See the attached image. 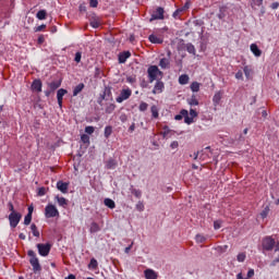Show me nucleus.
Masks as SVG:
<instances>
[{"mask_svg":"<svg viewBox=\"0 0 279 279\" xmlns=\"http://www.w3.org/2000/svg\"><path fill=\"white\" fill-rule=\"evenodd\" d=\"M148 73V80L151 83L156 82V80H161L162 77V71L158 69V65H150L147 70Z\"/></svg>","mask_w":279,"mask_h":279,"instance_id":"obj_1","label":"nucleus"},{"mask_svg":"<svg viewBox=\"0 0 279 279\" xmlns=\"http://www.w3.org/2000/svg\"><path fill=\"white\" fill-rule=\"evenodd\" d=\"M27 255L29 256V264L33 267V271L36 274V271H40V269H43L40 267V262L38 260V257H36V253L32 250H29L27 252Z\"/></svg>","mask_w":279,"mask_h":279,"instance_id":"obj_2","label":"nucleus"},{"mask_svg":"<svg viewBox=\"0 0 279 279\" xmlns=\"http://www.w3.org/2000/svg\"><path fill=\"white\" fill-rule=\"evenodd\" d=\"M45 216L47 219L60 217V211H58V208L54 205H47L45 208Z\"/></svg>","mask_w":279,"mask_h":279,"instance_id":"obj_3","label":"nucleus"},{"mask_svg":"<svg viewBox=\"0 0 279 279\" xmlns=\"http://www.w3.org/2000/svg\"><path fill=\"white\" fill-rule=\"evenodd\" d=\"M165 20V9L161 7H158L150 16L149 22L153 23V21H162Z\"/></svg>","mask_w":279,"mask_h":279,"instance_id":"obj_4","label":"nucleus"},{"mask_svg":"<svg viewBox=\"0 0 279 279\" xmlns=\"http://www.w3.org/2000/svg\"><path fill=\"white\" fill-rule=\"evenodd\" d=\"M22 215L20 213L13 211L9 215V221H10V226L11 228H16V226H19V223L21 222L22 219Z\"/></svg>","mask_w":279,"mask_h":279,"instance_id":"obj_5","label":"nucleus"},{"mask_svg":"<svg viewBox=\"0 0 279 279\" xmlns=\"http://www.w3.org/2000/svg\"><path fill=\"white\" fill-rule=\"evenodd\" d=\"M263 250H266V252H271L274 247H276V240H274L271 236H266L263 240Z\"/></svg>","mask_w":279,"mask_h":279,"instance_id":"obj_6","label":"nucleus"},{"mask_svg":"<svg viewBox=\"0 0 279 279\" xmlns=\"http://www.w3.org/2000/svg\"><path fill=\"white\" fill-rule=\"evenodd\" d=\"M130 97H132V89L130 88L122 89L119 97L116 98V101L118 104H123V101L130 99Z\"/></svg>","mask_w":279,"mask_h":279,"instance_id":"obj_7","label":"nucleus"},{"mask_svg":"<svg viewBox=\"0 0 279 279\" xmlns=\"http://www.w3.org/2000/svg\"><path fill=\"white\" fill-rule=\"evenodd\" d=\"M37 250H38V254L40 256H49V252H51V244L39 243V244H37Z\"/></svg>","mask_w":279,"mask_h":279,"instance_id":"obj_8","label":"nucleus"},{"mask_svg":"<svg viewBox=\"0 0 279 279\" xmlns=\"http://www.w3.org/2000/svg\"><path fill=\"white\" fill-rule=\"evenodd\" d=\"M165 90V83L160 80H158L154 86L153 95H160Z\"/></svg>","mask_w":279,"mask_h":279,"instance_id":"obj_9","label":"nucleus"},{"mask_svg":"<svg viewBox=\"0 0 279 279\" xmlns=\"http://www.w3.org/2000/svg\"><path fill=\"white\" fill-rule=\"evenodd\" d=\"M210 146H207L205 149L199 151L198 160H202V162L208 160L210 158Z\"/></svg>","mask_w":279,"mask_h":279,"instance_id":"obj_10","label":"nucleus"},{"mask_svg":"<svg viewBox=\"0 0 279 279\" xmlns=\"http://www.w3.org/2000/svg\"><path fill=\"white\" fill-rule=\"evenodd\" d=\"M66 93H69V92L64 88L58 89L57 101H58L59 108H62V99H63L64 95H66Z\"/></svg>","mask_w":279,"mask_h":279,"instance_id":"obj_11","label":"nucleus"},{"mask_svg":"<svg viewBox=\"0 0 279 279\" xmlns=\"http://www.w3.org/2000/svg\"><path fill=\"white\" fill-rule=\"evenodd\" d=\"M32 90L35 93H43V82H40V80H35L32 84Z\"/></svg>","mask_w":279,"mask_h":279,"instance_id":"obj_12","label":"nucleus"},{"mask_svg":"<svg viewBox=\"0 0 279 279\" xmlns=\"http://www.w3.org/2000/svg\"><path fill=\"white\" fill-rule=\"evenodd\" d=\"M144 276L146 279H158V272L150 268L144 271Z\"/></svg>","mask_w":279,"mask_h":279,"instance_id":"obj_13","label":"nucleus"},{"mask_svg":"<svg viewBox=\"0 0 279 279\" xmlns=\"http://www.w3.org/2000/svg\"><path fill=\"white\" fill-rule=\"evenodd\" d=\"M57 189H58V191H60L61 193H69V183L59 181V182L57 183Z\"/></svg>","mask_w":279,"mask_h":279,"instance_id":"obj_14","label":"nucleus"},{"mask_svg":"<svg viewBox=\"0 0 279 279\" xmlns=\"http://www.w3.org/2000/svg\"><path fill=\"white\" fill-rule=\"evenodd\" d=\"M62 86V81H52L48 83L49 89L53 93L54 90H58V88Z\"/></svg>","mask_w":279,"mask_h":279,"instance_id":"obj_15","label":"nucleus"},{"mask_svg":"<svg viewBox=\"0 0 279 279\" xmlns=\"http://www.w3.org/2000/svg\"><path fill=\"white\" fill-rule=\"evenodd\" d=\"M181 114L182 117H184V123H186L187 125H191V123H193V117L189 116V111L183 109L181 110Z\"/></svg>","mask_w":279,"mask_h":279,"instance_id":"obj_16","label":"nucleus"},{"mask_svg":"<svg viewBox=\"0 0 279 279\" xmlns=\"http://www.w3.org/2000/svg\"><path fill=\"white\" fill-rule=\"evenodd\" d=\"M130 56H132V53L130 51H125L119 54V62L120 64H125V62L128 61V58H130Z\"/></svg>","mask_w":279,"mask_h":279,"instance_id":"obj_17","label":"nucleus"},{"mask_svg":"<svg viewBox=\"0 0 279 279\" xmlns=\"http://www.w3.org/2000/svg\"><path fill=\"white\" fill-rule=\"evenodd\" d=\"M148 40L150 43H153V45H162V43H163L162 38L154 35V34L149 35Z\"/></svg>","mask_w":279,"mask_h":279,"instance_id":"obj_18","label":"nucleus"},{"mask_svg":"<svg viewBox=\"0 0 279 279\" xmlns=\"http://www.w3.org/2000/svg\"><path fill=\"white\" fill-rule=\"evenodd\" d=\"M251 51L256 58H260V56H263V51L258 49V46L256 44L251 45Z\"/></svg>","mask_w":279,"mask_h":279,"instance_id":"obj_19","label":"nucleus"},{"mask_svg":"<svg viewBox=\"0 0 279 279\" xmlns=\"http://www.w3.org/2000/svg\"><path fill=\"white\" fill-rule=\"evenodd\" d=\"M56 199L58 202V205L61 206L62 208H66L69 206V201L64 197L56 196Z\"/></svg>","mask_w":279,"mask_h":279,"instance_id":"obj_20","label":"nucleus"},{"mask_svg":"<svg viewBox=\"0 0 279 279\" xmlns=\"http://www.w3.org/2000/svg\"><path fill=\"white\" fill-rule=\"evenodd\" d=\"M223 97V93L221 92H217L214 97H213V101H214V106H219V101H221V98Z\"/></svg>","mask_w":279,"mask_h":279,"instance_id":"obj_21","label":"nucleus"},{"mask_svg":"<svg viewBox=\"0 0 279 279\" xmlns=\"http://www.w3.org/2000/svg\"><path fill=\"white\" fill-rule=\"evenodd\" d=\"M173 134V131L169 129V126H163V131L161 132V135L163 138H171V135Z\"/></svg>","mask_w":279,"mask_h":279,"instance_id":"obj_22","label":"nucleus"},{"mask_svg":"<svg viewBox=\"0 0 279 279\" xmlns=\"http://www.w3.org/2000/svg\"><path fill=\"white\" fill-rule=\"evenodd\" d=\"M104 204L105 206H107V208H110L111 210L117 208V204L111 198H105Z\"/></svg>","mask_w":279,"mask_h":279,"instance_id":"obj_23","label":"nucleus"},{"mask_svg":"<svg viewBox=\"0 0 279 279\" xmlns=\"http://www.w3.org/2000/svg\"><path fill=\"white\" fill-rule=\"evenodd\" d=\"M84 90V83L76 85L73 89V97H77L78 93Z\"/></svg>","mask_w":279,"mask_h":279,"instance_id":"obj_24","label":"nucleus"},{"mask_svg":"<svg viewBox=\"0 0 279 279\" xmlns=\"http://www.w3.org/2000/svg\"><path fill=\"white\" fill-rule=\"evenodd\" d=\"M169 64H170V61L167 58H162L159 61V66L162 68V69H169Z\"/></svg>","mask_w":279,"mask_h":279,"instance_id":"obj_25","label":"nucleus"},{"mask_svg":"<svg viewBox=\"0 0 279 279\" xmlns=\"http://www.w3.org/2000/svg\"><path fill=\"white\" fill-rule=\"evenodd\" d=\"M179 84H181L182 86L189 84V75L182 74L181 76H179Z\"/></svg>","mask_w":279,"mask_h":279,"instance_id":"obj_26","label":"nucleus"},{"mask_svg":"<svg viewBox=\"0 0 279 279\" xmlns=\"http://www.w3.org/2000/svg\"><path fill=\"white\" fill-rule=\"evenodd\" d=\"M36 16L39 21H45V19H47V11L40 10L37 12Z\"/></svg>","mask_w":279,"mask_h":279,"instance_id":"obj_27","label":"nucleus"},{"mask_svg":"<svg viewBox=\"0 0 279 279\" xmlns=\"http://www.w3.org/2000/svg\"><path fill=\"white\" fill-rule=\"evenodd\" d=\"M99 230H101V228H99V225L97 222H92L89 232L95 233L99 232Z\"/></svg>","mask_w":279,"mask_h":279,"instance_id":"obj_28","label":"nucleus"},{"mask_svg":"<svg viewBox=\"0 0 279 279\" xmlns=\"http://www.w3.org/2000/svg\"><path fill=\"white\" fill-rule=\"evenodd\" d=\"M190 106H199V101L197 100V97L193 95L189 100Z\"/></svg>","mask_w":279,"mask_h":279,"instance_id":"obj_29","label":"nucleus"},{"mask_svg":"<svg viewBox=\"0 0 279 279\" xmlns=\"http://www.w3.org/2000/svg\"><path fill=\"white\" fill-rule=\"evenodd\" d=\"M31 230L33 232V236H40V231H38V227L35 223L31 226Z\"/></svg>","mask_w":279,"mask_h":279,"instance_id":"obj_30","label":"nucleus"},{"mask_svg":"<svg viewBox=\"0 0 279 279\" xmlns=\"http://www.w3.org/2000/svg\"><path fill=\"white\" fill-rule=\"evenodd\" d=\"M191 90H192V93H199V83L193 82L191 84Z\"/></svg>","mask_w":279,"mask_h":279,"instance_id":"obj_31","label":"nucleus"},{"mask_svg":"<svg viewBox=\"0 0 279 279\" xmlns=\"http://www.w3.org/2000/svg\"><path fill=\"white\" fill-rule=\"evenodd\" d=\"M150 112H151L154 119H158V117H159L158 107H156L155 105L151 106Z\"/></svg>","mask_w":279,"mask_h":279,"instance_id":"obj_32","label":"nucleus"},{"mask_svg":"<svg viewBox=\"0 0 279 279\" xmlns=\"http://www.w3.org/2000/svg\"><path fill=\"white\" fill-rule=\"evenodd\" d=\"M243 71L246 80H250V77H252V69H250V66L246 65L244 66Z\"/></svg>","mask_w":279,"mask_h":279,"instance_id":"obj_33","label":"nucleus"},{"mask_svg":"<svg viewBox=\"0 0 279 279\" xmlns=\"http://www.w3.org/2000/svg\"><path fill=\"white\" fill-rule=\"evenodd\" d=\"M81 141L82 143H84L85 145H90V136H88L87 134H83L81 136Z\"/></svg>","mask_w":279,"mask_h":279,"instance_id":"obj_34","label":"nucleus"},{"mask_svg":"<svg viewBox=\"0 0 279 279\" xmlns=\"http://www.w3.org/2000/svg\"><path fill=\"white\" fill-rule=\"evenodd\" d=\"M269 215V206H266L262 213H260V217L262 219H267V216Z\"/></svg>","mask_w":279,"mask_h":279,"instance_id":"obj_35","label":"nucleus"},{"mask_svg":"<svg viewBox=\"0 0 279 279\" xmlns=\"http://www.w3.org/2000/svg\"><path fill=\"white\" fill-rule=\"evenodd\" d=\"M112 134V126H106L105 128V138H110Z\"/></svg>","mask_w":279,"mask_h":279,"instance_id":"obj_36","label":"nucleus"},{"mask_svg":"<svg viewBox=\"0 0 279 279\" xmlns=\"http://www.w3.org/2000/svg\"><path fill=\"white\" fill-rule=\"evenodd\" d=\"M195 240L196 243H205L206 236H204L203 234H196Z\"/></svg>","mask_w":279,"mask_h":279,"instance_id":"obj_37","label":"nucleus"},{"mask_svg":"<svg viewBox=\"0 0 279 279\" xmlns=\"http://www.w3.org/2000/svg\"><path fill=\"white\" fill-rule=\"evenodd\" d=\"M97 265H98L97 259L92 258L88 267H89V269H97Z\"/></svg>","mask_w":279,"mask_h":279,"instance_id":"obj_38","label":"nucleus"},{"mask_svg":"<svg viewBox=\"0 0 279 279\" xmlns=\"http://www.w3.org/2000/svg\"><path fill=\"white\" fill-rule=\"evenodd\" d=\"M186 51H187V53L195 54V46H193V44H187L186 45Z\"/></svg>","mask_w":279,"mask_h":279,"instance_id":"obj_39","label":"nucleus"},{"mask_svg":"<svg viewBox=\"0 0 279 279\" xmlns=\"http://www.w3.org/2000/svg\"><path fill=\"white\" fill-rule=\"evenodd\" d=\"M114 108H117V107L114 106V104H109L108 107L106 108V112H107L108 114H111V112H114Z\"/></svg>","mask_w":279,"mask_h":279,"instance_id":"obj_40","label":"nucleus"},{"mask_svg":"<svg viewBox=\"0 0 279 279\" xmlns=\"http://www.w3.org/2000/svg\"><path fill=\"white\" fill-rule=\"evenodd\" d=\"M32 223V215L27 214L24 218V226H29Z\"/></svg>","mask_w":279,"mask_h":279,"instance_id":"obj_41","label":"nucleus"},{"mask_svg":"<svg viewBox=\"0 0 279 279\" xmlns=\"http://www.w3.org/2000/svg\"><path fill=\"white\" fill-rule=\"evenodd\" d=\"M149 108V105L147 102H141L140 104V111L145 112Z\"/></svg>","mask_w":279,"mask_h":279,"instance_id":"obj_42","label":"nucleus"},{"mask_svg":"<svg viewBox=\"0 0 279 279\" xmlns=\"http://www.w3.org/2000/svg\"><path fill=\"white\" fill-rule=\"evenodd\" d=\"M216 250L220 254H223V253L228 252V245L218 246Z\"/></svg>","mask_w":279,"mask_h":279,"instance_id":"obj_43","label":"nucleus"},{"mask_svg":"<svg viewBox=\"0 0 279 279\" xmlns=\"http://www.w3.org/2000/svg\"><path fill=\"white\" fill-rule=\"evenodd\" d=\"M114 167H117V163L114 162V160L110 159L107 162V169H114Z\"/></svg>","mask_w":279,"mask_h":279,"instance_id":"obj_44","label":"nucleus"},{"mask_svg":"<svg viewBox=\"0 0 279 279\" xmlns=\"http://www.w3.org/2000/svg\"><path fill=\"white\" fill-rule=\"evenodd\" d=\"M245 253L238 254V262L239 263H245Z\"/></svg>","mask_w":279,"mask_h":279,"instance_id":"obj_45","label":"nucleus"},{"mask_svg":"<svg viewBox=\"0 0 279 279\" xmlns=\"http://www.w3.org/2000/svg\"><path fill=\"white\" fill-rule=\"evenodd\" d=\"M221 223H222L221 220H216V221H214V229H215V230L221 229Z\"/></svg>","mask_w":279,"mask_h":279,"instance_id":"obj_46","label":"nucleus"},{"mask_svg":"<svg viewBox=\"0 0 279 279\" xmlns=\"http://www.w3.org/2000/svg\"><path fill=\"white\" fill-rule=\"evenodd\" d=\"M132 194L135 195L137 198H141V196L143 195V192H141V190H132Z\"/></svg>","mask_w":279,"mask_h":279,"instance_id":"obj_47","label":"nucleus"},{"mask_svg":"<svg viewBox=\"0 0 279 279\" xmlns=\"http://www.w3.org/2000/svg\"><path fill=\"white\" fill-rule=\"evenodd\" d=\"M85 132H86V134H94L95 133V128L94 126H86Z\"/></svg>","mask_w":279,"mask_h":279,"instance_id":"obj_48","label":"nucleus"},{"mask_svg":"<svg viewBox=\"0 0 279 279\" xmlns=\"http://www.w3.org/2000/svg\"><path fill=\"white\" fill-rule=\"evenodd\" d=\"M74 61H76L77 63L82 62V52H76L75 53Z\"/></svg>","mask_w":279,"mask_h":279,"instance_id":"obj_49","label":"nucleus"},{"mask_svg":"<svg viewBox=\"0 0 279 279\" xmlns=\"http://www.w3.org/2000/svg\"><path fill=\"white\" fill-rule=\"evenodd\" d=\"M99 5V1L97 0H89V7L90 8H97Z\"/></svg>","mask_w":279,"mask_h":279,"instance_id":"obj_50","label":"nucleus"},{"mask_svg":"<svg viewBox=\"0 0 279 279\" xmlns=\"http://www.w3.org/2000/svg\"><path fill=\"white\" fill-rule=\"evenodd\" d=\"M235 80H243V71L240 70L235 73Z\"/></svg>","mask_w":279,"mask_h":279,"instance_id":"obj_51","label":"nucleus"},{"mask_svg":"<svg viewBox=\"0 0 279 279\" xmlns=\"http://www.w3.org/2000/svg\"><path fill=\"white\" fill-rule=\"evenodd\" d=\"M136 208L140 210V213H143V210H145V205H143V203H138L137 205H136Z\"/></svg>","mask_w":279,"mask_h":279,"instance_id":"obj_52","label":"nucleus"},{"mask_svg":"<svg viewBox=\"0 0 279 279\" xmlns=\"http://www.w3.org/2000/svg\"><path fill=\"white\" fill-rule=\"evenodd\" d=\"M250 278H254V269H250V270L247 271L246 279H250Z\"/></svg>","mask_w":279,"mask_h":279,"instance_id":"obj_53","label":"nucleus"},{"mask_svg":"<svg viewBox=\"0 0 279 279\" xmlns=\"http://www.w3.org/2000/svg\"><path fill=\"white\" fill-rule=\"evenodd\" d=\"M45 27H47V25L43 24V25H39L35 28V32H43V29H45Z\"/></svg>","mask_w":279,"mask_h":279,"instance_id":"obj_54","label":"nucleus"},{"mask_svg":"<svg viewBox=\"0 0 279 279\" xmlns=\"http://www.w3.org/2000/svg\"><path fill=\"white\" fill-rule=\"evenodd\" d=\"M90 25H92V27H94V29H97V27H99V22H97V21H92V22H90Z\"/></svg>","mask_w":279,"mask_h":279,"instance_id":"obj_55","label":"nucleus"},{"mask_svg":"<svg viewBox=\"0 0 279 279\" xmlns=\"http://www.w3.org/2000/svg\"><path fill=\"white\" fill-rule=\"evenodd\" d=\"M170 147H171V149H178V147H179L178 142H177V141L172 142V143L170 144Z\"/></svg>","mask_w":279,"mask_h":279,"instance_id":"obj_56","label":"nucleus"},{"mask_svg":"<svg viewBox=\"0 0 279 279\" xmlns=\"http://www.w3.org/2000/svg\"><path fill=\"white\" fill-rule=\"evenodd\" d=\"M190 116L192 117V119H195V117H197V111H195L194 109H191Z\"/></svg>","mask_w":279,"mask_h":279,"instance_id":"obj_57","label":"nucleus"},{"mask_svg":"<svg viewBox=\"0 0 279 279\" xmlns=\"http://www.w3.org/2000/svg\"><path fill=\"white\" fill-rule=\"evenodd\" d=\"M279 263V257L275 258L271 263H270V267H276V265H278Z\"/></svg>","mask_w":279,"mask_h":279,"instance_id":"obj_58","label":"nucleus"},{"mask_svg":"<svg viewBox=\"0 0 279 279\" xmlns=\"http://www.w3.org/2000/svg\"><path fill=\"white\" fill-rule=\"evenodd\" d=\"M120 121H121L122 123H125V121H128V116L121 114V116H120Z\"/></svg>","mask_w":279,"mask_h":279,"instance_id":"obj_59","label":"nucleus"},{"mask_svg":"<svg viewBox=\"0 0 279 279\" xmlns=\"http://www.w3.org/2000/svg\"><path fill=\"white\" fill-rule=\"evenodd\" d=\"M126 81L129 82V84H134V82H136V78L129 76Z\"/></svg>","mask_w":279,"mask_h":279,"instance_id":"obj_60","label":"nucleus"},{"mask_svg":"<svg viewBox=\"0 0 279 279\" xmlns=\"http://www.w3.org/2000/svg\"><path fill=\"white\" fill-rule=\"evenodd\" d=\"M270 8H271L272 10H278L279 3H278V2H274V3L270 5Z\"/></svg>","mask_w":279,"mask_h":279,"instance_id":"obj_61","label":"nucleus"},{"mask_svg":"<svg viewBox=\"0 0 279 279\" xmlns=\"http://www.w3.org/2000/svg\"><path fill=\"white\" fill-rule=\"evenodd\" d=\"M253 2L255 5H258V7L263 5V0H253Z\"/></svg>","mask_w":279,"mask_h":279,"instance_id":"obj_62","label":"nucleus"},{"mask_svg":"<svg viewBox=\"0 0 279 279\" xmlns=\"http://www.w3.org/2000/svg\"><path fill=\"white\" fill-rule=\"evenodd\" d=\"M134 130H136V124L132 123V125L129 128V132H134Z\"/></svg>","mask_w":279,"mask_h":279,"instance_id":"obj_63","label":"nucleus"},{"mask_svg":"<svg viewBox=\"0 0 279 279\" xmlns=\"http://www.w3.org/2000/svg\"><path fill=\"white\" fill-rule=\"evenodd\" d=\"M80 12H86V4L80 5Z\"/></svg>","mask_w":279,"mask_h":279,"instance_id":"obj_64","label":"nucleus"}]
</instances>
